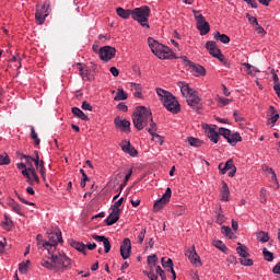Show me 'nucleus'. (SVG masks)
Segmentation results:
<instances>
[{
	"label": "nucleus",
	"mask_w": 280,
	"mask_h": 280,
	"mask_svg": "<svg viewBox=\"0 0 280 280\" xmlns=\"http://www.w3.org/2000/svg\"><path fill=\"white\" fill-rule=\"evenodd\" d=\"M117 54V49L113 46H103L98 50V57L100 60L103 62H109V60H113Z\"/></svg>",
	"instance_id": "f8f14e48"
},
{
	"label": "nucleus",
	"mask_w": 280,
	"mask_h": 280,
	"mask_svg": "<svg viewBox=\"0 0 280 280\" xmlns=\"http://www.w3.org/2000/svg\"><path fill=\"white\" fill-rule=\"evenodd\" d=\"M47 16H49V4H47V2H45L44 4H37L35 12V20L37 25H43Z\"/></svg>",
	"instance_id": "9b49d317"
},
{
	"label": "nucleus",
	"mask_w": 280,
	"mask_h": 280,
	"mask_svg": "<svg viewBox=\"0 0 280 280\" xmlns=\"http://www.w3.org/2000/svg\"><path fill=\"white\" fill-rule=\"evenodd\" d=\"M161 262L163 268H167L168 271L174 269V261L172 260V258L162 257Z\"/></svg>",
	"instance_id": "a19ab883"
},
{
	"label": "nucleus",
	"mask_w": 280,
	"mask_h": 280,
	"mask_svg": "<svg viewBox=\"0 0 280 280\" xmlns=\"http://www.w3.org/2000/svg\"><path fill=\"white\" fill-rule=\"evenodd\" d=\"M131 91H135L133 95L135 97H138V100H143V85L141 83H135L130 82L129 83Z\"/></svg>",
	"instance_id": "cd10ccee"
},
{
	"label": "nucleus",
	"mask_w": 280,
	"mask_h": 280,
	"mask_svg": "<svg viewBox=\"0 0 280 280\" xmlns=\"http://www.w3.org/2000/svg\"><path fill=\"white\" fill-rule=\"evenodd\" d=\"M31 138L35 142V145H40V138H38V133L36 132L34 126H31Z\"/></svg>",
	"instance_id": "c03bdc74"
},
{
	"label": "nucleus",
	"mask_w": 280,
	"mask_h": 280,
	"mask_svg": "<svg viewBox=\"0 0 280 280\" xmlns=\"http://www.w3.org/2000/svg\"><path fill=\"white\" fill-rule=\"evenodd\" d=\"M206 49L209 51L210 56L213 58H218L220 62H224V55H222V50L218 48V44L213 40H209L206 43Z\"/></svg>",
	"instance_id": "2eb2a0df"
},
{
	"label": "nucleus",
	"mask_w": 280,
	"mask_h": 280,
	"mask_svg": "<svg viewBox=\"0 0 280 280\" xmlns=\"http://www.w3.org/2000/svg\"><path fill=\"white\" fill-rule=\"evenodd\" d=\"M245 3H247V5H250V8H253L254 10H257L258 5H257V0H243Z\"/></svg>",
	"instance_id": "052dcab7"
},
{
	"label": "nucleus",
	"mask_w": 280,
	"mask_h": 280,
	"mask_svg": "<svg viewBox=\"0 0 280 280\" xmlns=\"http://www.w3.org/2000/svg\"><path fill=\"white\" fill-rule=\"evenodd\" d=\"M242 66L245 67L247 75H257L259 73V69L250 63L244 62Z\"/></svg>",
	"instance_id": "e433bc0d"
},
{
	"label": "nucleus",
	"mask_w": 280,
	"mask_h": 280,
	"mask_svg": "<svg viewBox=\"0 0 280 280\" xmlns=\"http://www.w3.org/2000/svg\"><path fill=\"white\" fill-rule=\"evenodd\" d=\"M155 92L164 108L173 115H178V112L180 110V103H178V98H176L172 92L161 88L155 89Z\"/></svg>",
	"instance_id": "7ed1b4c3"
},
{
	"label": "nucleus",
	"mask_w": 280,
	"mask_h": 280,
	"mask_svg": "<svg viewBox=\"0 0 280 280\" xmlns=\"http://www.w3.org/2000/svg\"><path fill=\"white\" fill-rule=\"evenodd\" d=\"M218 102L221 106H229V104H231V100L230 98H224V97H218Z\"/></svg>",
	"instance_id": "6e6d98bb"
},
{
	"label": "nucleus",
	"mask_w": 280,
	"mask_h": 280,
	"mask_svg": "<svg viewBox=\"0 0 280 280\" xmlns=\"http://www.w3.org/2000/svg\"><path fill=\"white\" fill-rule=\"evenodd\" d=\"M147 264H148L150 270L156 268V264H159V257H156V254L149 256L147 259Z\"/></svg>",
	"instance_id": "4c0bfd02"
},
{
	"label": "nucleus",
	"mask_w": 280,
	"mask_h": 280,
	"mask_svg": "<svg viewBox=\"0 0 280 280\" xmlns=\"http://www.w3.org/2000/svg\"><path fill=\"white\" fill-rule=\"evenodd\" d=\"M62 243V232L60 230H55L54 232L48 233V241H45L42 246L45 248L48 254L54 253L56 245Z\"/></svg>",
	"instance_id": "423d86ee"
},
{
	"label": "nucleus",
	"mask_w": 280,
	"mask_h": 280,
	"mask_svg": "<svg viewBox=\"0 0 280 280\" xmlns=\"http://www.w3.org/2000/svg\"><path fill=\"white\" fill-rule=\"evenodd\" d=\"M8 205L14 213H18V215H23V211L21 210V205L19 202L14 201V199H10L8 201Z\"/></svg>",
	"instance_id": "2f4dec72"
},
{
	"label": "nucleus",
	"mask_w": 280,
	"mask_h": 280,
	"mask_svg": "<svg viewBox=\"0 0 280 280\" xmlns=\"http://www.w3.org/2000/svg\"><path fill=\"white\" fill-rule=\"evenodd\" d=\"M71 246L72 248H75V250H79V253L86 255V245L84 243L73 241Z\"/></svg>",
	"instance_id": "58836bf2"
},
{
	"label": "nucleus",
	"mask_w": 280,
	"mask_h": 280,
	"mask_svg": "<svg viewBox=\"0 0 280 280\" xmlns=\"http://www.w3.org/2000/svg\"><path fill=\"white\" fill-rule=\"evenodd\" d=\"M119 222V212L112 210L109 215L106 218L105 223L107 226H113V224H117Z\"/></svg>",
	"instance_id": "c756f323"
},
{
	"label": "nucleus",
	"mask_w": 280,
	"mask_h": 280,
	"mask_svg": "<svg viewBox=\"0 0 280 280\" xmlns=\"http://www.w3.org/2000/svg\"><path fill=\"white\" fill-rule=\"evenodd\" d=\"M273 91H276L278 97L280 98V83L273 84Z\"/></svg>",
	"instance_id": "338daca9"
},
{
	"label": "nucleus",
	"mask_w": 280,
	"mask_h": 280,
	"mask_svg": "<svg viewBox=\"0 0 280 280\" xmlns=\"http://www.w3.org/2000/svg\"><path fill=\"white\" fill-rule=\"evenodd\" d=\"M219 135H221V137H224L228 143H230V145L232 147L237 145V143L242 141V136L240 135V132L231 133V130L224 127L219 128Z\"/></svg>",
	"instance_id": "6e6552de"
},
{
	"label": "nucleus",
	"mask_w": 280,
	"mask_h": 280,
	"mask_svg": "<svg viewBox=\"0 0 280 280\" xmlns=\"http://www.w3.org/2000/svg\"><path fill=\"white\" fill-rule=\"evenodd\" d=\"M114 124L118 130H121V132H130V122L128 119L116 117Z\"/></svg>",
	"instance_id": "4be33fe9"
},
{
	"label": "nucleus",
	"mask_w": 280,
	"mask_h": 280,
	"mask_svg": "<svg viewBox=\"0 0 280 280\" xmlns=\"http://www.w3.org/2000/svg\"><path fill=\"white\" fill-rule=\"evenodd\" d=\"M236 253L242 258H246L250 255V254H248V248L246 246L242 245V243H237Z\"/></svg>",
	"instance_id": "c9c22d12"
},
{
	"label": "nucleus",
	"mask_w": 280,
	"mask_h": 280,
	"mask_svg": "<svg viewBox=\"0 0 280 280\" xmlns=\"http://www.w3.org/2000/svg\"><path fill=\"white\" fill-rule=\"evenodd\" d=\"M202 128L206 132V136L208 137V139L212 142V143H218V141H220V129L217 131L215 128H218V126L215 125H202Z\"/></svg>",
	"instance_id": "4468645a"
},
{
	"label": "nucleus",
	"mask_w": 280,
	"mask_h": 280,
	"mask_svg": "<svg viewBox=\"0 0 280 280\" xmlns=\"http://www.w3.org/2000/svg\"><path fill=\"white\" fill-rule=\"evenodd\" d=\"M0 165H10V156L8 153L0 154Z\"/></svg>",
	"instance_id": "09e8293b"
},
{
	"label": "nucleus",
	"mask_w": 280,
	"mask_h": 280,
	"mask_svg": "<svg viewBox=\"0 0 280 280\" xmlns=\"http://www.w3.org/2000/svg\"><path fill=\"white\" fill-rule=\"evenodd\" d=\"M130 176H132V168L128 171V173L125 175V182L121 184V187H126L128 185V180H130Z\"/></svg>",
	"instance_id": "bf43d9fd"
},
{
	"label": "nucleus",
	"mask_w": 280,
	"mask_h": 280,
	"mask_svg": "<svg viewBox=\"0 0 280 280\" xmlns=\"http://www.w3.org/2000/svg\"><path fill=\"white\" fill-rule=\"evenodd\" d=\"M214 40H219L220 43H223V45H229L231 43V37L226 34H221L219 31L213 33Z\"/></svg>",
	"instance_id": "7c9ffc66"
},
{
	"label": "nucleus",
	"mask_w": 280,
	"mask_h": 280,
	"mask_svg": "<svg viewBox=\"0 0 280 280\" xmlns=\"http://www.w3.org/2000/svg\"><path fill=\"white\" fill-rule=\"evenodd\" d=\"M132 124L139 131L152 128V124H155L152 110L145 106H138L132 114Z\"/></svg>",
	"instance_id": "f03ea898"
},
{
	"label": "nucleus",
	"mask_w": 280,
	"mask_h": 280,
	"mask_svg": "<svg viewBox=\"0 0 280 280\" xmlns=\"http://www.w3.org/2000/svg\"><path fill=\"white\" fill-rule=\"evenodd\" d=\"M81 108L83 109V110H93V106H91V104L89 103V102H86V101H84L83 103H82V105H81Z\"/></svg>",
	"instance_id": "680f3d73"
},
{
	"label": "nucleus",
	"mask_w": 280,
	"mask_h": 280,
	"mask_svg": "<svg viewBox=\"0 0 280 280\" xmlns=\"http://www.w3.org/2000/svg\"><path fill=\"white\" fill-rule=\"evenodd\" d=\"M150 14H152L150 7L143 5L132 10L131 19L137 21L143 30H150Z\"/></svg>",
	"instance_id": "39448f33"
},
{
	"label": "nucleus",
	"mask_w": 280,
	"mask_h": 280,
	"mask_svg": "<svg viewBox=\"0 0 280 280\" xmlns=\"http://www.w3.org/2000/svg\"><path fill=\"white\" fill-rule=\"evenodd\" d=\"M273 275H280V261L272 269Z\"/></svg>",
	"instance_id": "774afa93"
},
{
	"label": "nucleus",
	"mask_w": 280,
	"mask_h": 280,
	"mask_svg": "<svg viewBox=\"0 0 280 280\" xmlns=\"http://www.w3.org/2000/svg\"><path fill=\"white\" fill-rule=\"evenodd\" d=\"M77 67H79L80 75L84 82H91L93 80V75H91V70L86 68V66H83L82 63H77Z\"/></svg>",
	"instance_id": "393cba45"
},
{
	"label": "nucleus",
	"mask_w": 280,
	"mask_h": 280,
	"mask_svg": "<svg viewBox=\"0 0 280 280\" xmlns=\"http://www.w3.org/2000/svg\"><path fill=\"white\" fill-rule=\"evenodd\" d=\"M148 45L160 60H172V58H176L174 55V50H172L170 47L159 43V40L154 39L153 37L148 38Z\"/></svg>",
	"instance_id": "20e7f679"
},
{
	"label": "nucleus",
	"mask_w": 280,
	"mask_h": 280,
	"mask_svg": "<svg viewBox=\"0 0 280 280\" xmlns=\"http://www.w3.org/2000/svg\"><path fill=\"white\" fill-rule=\"evenodd\" d=\"M186 102L190 108H194L195 110H198L202 108V98L198 96V92H192L187 98Z\"/></svg>",
	"instance_id": "a211bd4d"
},
{
	"label": "nucleus",
	"mask_w": 280,
	"mask_h": 280,
	"mask_svg": "<svg viewBox=\"0 0 280 280\" xmlns=\"http://www.w3.org/2000/svg\"><path fill=\"white\" fill-rule=\"evenodd\" d=\"M22 175L24 176V178H26V182L28 183V185H39L40 184V178L38 177V174H28L27 171H22Z\"/></svg>",
	"instance_id": "bb28decb"
},
{
	"label": "nucleus",
	"mask_w": 280,
	"mask_h": 280,
	"mask_svg": "<svg viewBox=\"0 0 280 280\" xmlns=\"http://www.w3.org/2000/svg\"><path fill=\"white\" fill-rule=\"evenodd\" d=\"M218 170L221 172L222 175L226 174L230 176V178H233L235 174H237V167L235 166V163L233 162V159H230L224 163H220L218 166Z\"/></svg>",
	"instance_id": "ddd939ff"
},
{
	"label": "nucleus",
	"mask_w": 280,
	"mask_h": 280,
	"mask_svg": "<svg viewBox=\"0 0 280 280\" xmlns=\"http://www.w3.org/2000/svg\"><path fill=\"white\" fill-rule=\"evenodd\" d=\"M177 86L180 89V93L183 95V97H185V100L190 96L192 93L196 92V90H194L191 86H189V83L185 82V81H179L177 83Z\"/></svg>",
	"instance_id": "b1692460"
},
{
	"label": "nucleus",
	"mask_w": 280,
	"mask_h": 280,
	"mask_svg": "<svg viewBox=\"0 0 280 280\" xmlns=\"http://www.w3.org/2000/svg\"><path fill=\"white\" fill-rule=\"evenodd\" d=\"M185 256L195 268H200V266H202V259L200 258V255H198V252H196V246L192 245L191 247H188L185 250Z\"/></svg>",
	"instance_id": "9d476101"
},
{
	"label": "nucleus",
	"mask_w": 280,
	"mask_h": 280,
	"mask_svg": "<svg viewBox=\"0 0 280 280\" xmlns=\"http://www.w3.org/2000/svg\"><path fill=\"white\" fill-rule=\"evenodd\" d=\"M212 244L219 250H224L226 248V245H224V243L222 241H213Z\"/></svg>",
	"instance_id": "864d4df0"
},
{
	"label": "nucleus",
	"mask_w": 280,
	"mask_h": 280,
	"mask_svg": "<svg viewBox=\"0 0 280 280\" xmlns=\"http://www.w3.org/2000/svg\"><path fill=\"white\" fill-rule=\"evenodd\" d=\"M92 240H95V242H103L105 253H110V241H108V237L93 234Z\"/></svg>",
	"instance_id": "a878e982"
},
{
	"label": "nucleus",
	"mask_w": 280,
	"mask_h": 280,
	"mask_svg": "<svg viewBox=\"0 0 280 280\" xmlns=\"http://www.w3.org/2000/svg\"><path fill=\"white\" fill-rule=\"evenodd\" d=\"M130 253H132V243L130 242V238H124L120 245V255L122 259H129Z\"/></svg>",
	"instance_id": "6ab92c4d"
},
{
	"label": "nucleus",
	"mask_w": 280,
	"mask_h": 280,
	"mask_svg": "<svg viewBox=\"0 0 280 280\" xmlns=\"http://www.w3.org/2000/svg\"><path fill=\"white\" fill-rule=\"evenodd\" d=\"M156 275H160L162 280H167V277L165 276V271L161 268V266L155 267Z\"/></svg>",
	"instance_id": "5fc2aeb1"
},
{
	"label": "nucleus",
	"mask_w": 280,
	"mask_h": 280,
	"mask_svg": "<svg viewBox=\"0 0 280 280\" xmlns=\"http://www.w3.org/2000/svg\"><path fill=\"white\" fill-rule=\"evenodd\" d=\"M187 141L191 148H201V145H205V141L200 140V138L188 137Z\"/></svg>",
	"instance_id": "72a5a7b5"
},
{
	"label": "nucleus",
	"mask_w": 280,
	"mask_h": 280,
	"mask_svg": "<svg viewBox=\"0 0 280 280\" xmlns=\"http://www.w3.org/2000/svg\"><path fill=\"white\" fill-rule=\"evenodd\" d=\"M226 218L222 213H218L217 215V224H224Z\"/></svg>",
	"instance_id": "e2e57ef3"
},
{
	"label": "nucleus",
	"mask_w": 280,
	"mask_h": 280,
	"mask_svg": "<svg viewBox=\"0 0 280 280\" xmlns=\"http://www.w3.org/2000/svg\"><path fill=\"white\" fill-rule=\"evenodd\" d=\"M172 198V188L167 187L165 190V194L154 203L153 210L154 211H161L167 202H170Z\"/></svg>",
	"instance_id": "f3484780"
},
{
	"label": "nucleus",
	"mask_w": 280,
	"mask_h": 280,
	"mask_svg": "<svg viewBox=\"0 0 280 280\" xmlns=\"http://www.w3.org/2000/svg\"><path fill=\"white\" fill-rule=\"evenodd\" d=\"M72 115L79 119H82V121H89V116L78 107H72Z\"/></svg>",
	"instance_id": "f704fd0d"
},
{
	"label": "nucleus",
	"mask_w": 280,
	"mask_h": 280,
	"mask_svg": "<svg viewBox=\"0 0 280 280\" xmlns=\"http://www.w3.org/2000/svg\"><path fill=\"white\" fill-rule=\"evenodd\" d=\"M118 110H121L122 113H128V105L125 103H119L117 105Z\"/></svg>",
	"instance_id": "0e129e2a"
},
{
	"label": "nucleus",
	"mask_w": 280,
	"mask_h": 280,
	"mask_svg": "<svg viewBox=\"0 0 280 280\" xmlns=\"http://www.w3.org/2000/svg\"><path fill=\"white\" fill-rule=\"evenodd\" d=\"M48 255H50V260L49 258H43L40 261V266H43V268H47V270L62 273L66 272V270H71L73 267V260H71L65 252L54 250Z\"/></svg>",
	"instance_id": "f257e3e1"
},
{
	"label": "nucleus",
	"mask_w": 280,
	"mask_h": 280,
	"mask_svg": "<svg viewBox=\"0 0 280 280\" xmlns=\"http://www.w3.org/2000/svg\"><path fill=\"white\" fill-rule=\"evenodd\" d=\"M121 205H124V197L118 199L113 206L112 211H116L118 213H121Z\"/></svg>",
	"instance_id": "a18cd8bd"
},
{
	"label": "nucleus",
	"mask_w": 280,
	"mask_h": 280,
	"mask_svg": "<svg viewBox=\"0 0 280 280\" xmlns=\"http://www.w3.org/2000/svg\"><path fill=\"white\" fill-rule=\"evenodd\" d=\"M188 67L191 73H195L197 78H200V75H207V70L205 69V67L198 63H194V61H188Z\"/></svg>",
	"instance_id": "5701e85b"
},
{
	"label": "nucleus",
	"mask_w": 280,
	"mask_h": 280,
	"mask_svg": "<svg viewBox=\"0 0 280 280\" xmlns=\"http://www.w3.org/2000/svg\"><path fill=\"white\" fill-rule=\"evenodd\" d=\"M145 233H147V230L145 228L142 229L139 234H138V244H143V241L145 240Z\"/></svg>",
	"instance_id": "603ef678"
},
{
	"label": "nucleus",
	"mask_w": 280,
	"mask_h": 280,
	"mask_svg": "<svg viewBox=\"0 0 280 280\" xmlns=\"http://www.w3.org/2000/svg\"><path fill=\"white\" fill-rule=\"evenodd\" d=\"M158 130H159V128L156 126V122H152V127H147V132H149V135H151L152 141H155V143L163 145V143H165V140L162 138L161 135L156 133Z\"/></svg>",
	"instance_id": "aec40b11"
},
{
	"label": "nucleus",
	"mask_w": 280,
	"mask_h": 280,
	"mask_svg": "<svg viewBox=\"0 0 280 280\" xmlns=\"http://www.w3.org/2000/svg\"><path fill=\"white\" fill-rule=\"evenodd\" d=\"M279 119V112L277 110V108H275V106L270 105L267 110V126H269V128H275Z\"/></svg>",
	"instance_id": "dca6fc26"
},
{
	"label": "nucleus",
	"mask_w": 280,
	"mask_h": 280,
	"mask_svg": "<svg viewBox=\"0 0 280 280\" xmlns=\"http://www.w3.org/2000/svg\"><path fill=\"white\" fill-rule=\"evenodd\" d=\"M143 275L150 280H159V276L154 273V269H150V271L145 270L143 271Z\"/></svg>",
	"instance_id": "de8ad7c7"
},
{
	"label": "nucleus",
	"mask_w": 280,
	"mask_h": 280,
	"mask_svg": "<svg viewBox=\"0 0 280 280\" xmlns=\"http://www.w3.org/2000/svg\"><path fill=\"white\" fill-rule=\"evenodd\" d=\"M267 200H268V191L266 190V188H261L260 189V202L262 205H266Z\"/></svg>",
	"instance_id": "8fccbe9b"
},
{
	"label": "nucleus",
	"mask_w": 280,
	"mask_h": 280,
	"mask_svg": "<svg viewBox=\"0 0 280 280\" xmlns=\"http://www.w3.org/2000/svg\"><path fill=\"white\" fill-rule=\"evenodd\" d=\"M242 266H253L254 261L250 258H241L240 259Z\"/></svg>",
	"instance_id": "4d7b16f0"
},
{
	"label": "nucleus",
	"mask_w": 280,
	"mask_h": 280,
	"mask_svg": "<svg viewBox=\"0 0 280 280\" xmlns=\"http://www.w3.org/2000/svg\"><path fill=\"white\" fill-rule=\"evenodd\" d=\"M23 159H26V163H30L33 161L35 164L36 170H39V174L42 175V178L45 180L47 176V171L45 170V162L42 160L40 156L38 155V151H35V156L32 158L30 155H23Z\"/></svg>",
	"instance_id": "1a4fd4ad"
},
{
	"label": "nucleus",
	"mask_w": 280,
	"mask_h": 280,
	"mask_svg": "<svg viewBox=\"0 0 280 280\" xmlns=\"http://www.w3.org/2000/svg\"><path fill=\"white\" fill-rule=\"evenodd\" d=\"M114 100H115V102H120V101H124V100H128V94L121 88H118L117 94L114 97Z\"/></svg>",
	"instance_id": "ea45409f"
},
{
	"label": "nucleus",
	"mask_w": 280,
	"mask_h": 280,
	"mask_svg": "<svg viewBox=\"0 0 280 280\" xmlns=\"http://www.w3.org/2000/svg\"><path fill=\"white\" fill-rule=\"evenodd\" d=\"M246 18L248 19L250 25H259V22L257 21V18L252 16L249 13L246 14Z\"/></svg>",
	"instance_id": "13d9d810"
},
{
	"label": "nucleus",
	"mask_w": 280,
	"mask_h": 280,
	"mask_svg": "<svg viewBox=\"0 0 280 280\" xmlns=\"http://www.w3.org/2000/svg\"><path fill=\"white\" fill-rule=\"evenodd\" d=\"M109 71H110L112 75H114V78L119 77V69H117L116 67H112L109 69Z\"/></svg>",
	"instance_id": "69168bd1"
},
{
	"label": "nucleus",
	"mask_w": 280,
	"mask_h": 280,
	"mask_svg": "<svg viewBox=\"0 0 280 280\" xmlns=\"http://www.w3.org/2000/svg\"><path fill=\"white\" fill-rule=\"evenodd\" d=\"M220 198L223 202H229V199L231 198V190L229 189V184H226V182H222Z\"/></svg>",
	"instance_id": "c85d7f7f"
},
{
	"label": "nucleus",
	"mask_w": 280,
	"mask_h": 280,
	"mask_svg": "<svg viewBox=\"0 0 280 280\" xmlns=\"http://www.w3.org/2000/svg\"><path fill=\"white\" fill-rule=\"evenodd\" d=\"M30 264V260H26V262H21L19 265V272H21V275H25L27 272V265Z\"/></svg>",
	"instance_id": "3c124183"
},
{
	"label": "nucleus",
	"mask_w": 280,
	"mask_h": 280,
	"mask_svg": "<svg viewBox=\"0 0 280 280\" xmlns=\"http://www.w3.org/2000/svg\"><path fill=\"white\" fill-rule=\"evenodd\" d=\"M192 14L195 16V21L197 23V30L199 31L200 36H207L209 32H211V26L209 22L205 19V15L200 13V11L192 9Z\"/></svg>",
	"instance_id": "0eeeda50"
},
{
	"label": "nucleus",
	"mask_w": 280,
	"mask_h": 280,
	"mask_svg": "<svg viewBox=\"0 0 280 280\" xmlns=\"http://www.w3.org/2000/svg\"><path fill=\"white\" fill-rule=\"evenodd\" d=\"M120 148H121L122 152H125V154H129V156L135 158L139 154L137 149L135 147H132V144H130V141H128V140L120 142Z\"/></svg>",
	"instance_id": "412c9836"
},
{
	"label": "nucleus",
	"mask_w": 280,
	"mask_h": 280,
	"mask_svg": "<svg viewBox=\"0 0 280 280\" xmlns=\"http://www.w3.org/2000/svg\"><path fill=\"white\" fill-rule=\"evenodd\" d=\"M116 14H118L120 16V19H130V16H132V10L127 9L125 10L124 8H118L116 9Z\"/></svg>",
	"instance_id": "473e14b6"
},
{
	"label": "nucleus",
	"mask_w": 280,
	"mask_h": 280,
	"mask_svg": "<svg viewBox=\"0 0 280 280\" xmlns=\"http://www.w3.org/2000/svg\"><path fill=\"white\" fill-rule=\"evenodd\" d=\"M221 233H222L223 235H225V236L228 237V240H233V235H235V234L233 233V230H231L230 226H225V225H223V226L221 228Z\"/></svg>",
	"instance_id": "37998d69"
},
{
	"label": "nucleus",
	"mask_w": 280,
	"mask_h": 280,
	"mask_svg": "<svg viewBox=\"0 0 280 280\" xmlns=\"http://www.w3.org/2000/svg\"><path fill=\"white\" fill-rule=\"evenodd\" d=\"M264 259L266 261H273L275 260V254H272L268 248L262 249Z\"/></svg>",
	"instance_id": "49530a36"
},
{
	"label": "nucleus",
	"mask_w": 280,
	"mask_h": 280,
	"mask_svg": "<svg viewBox=\"0 0 280 280\" xmlns=\"http://www.w3.org/2000/svg\"><path fill=\"white\" fill-rule=\"evenodd\" d=\"M270 236L267 232L260 231L257 233V241L261 242L262 244H266V242H269Z\"/></svg>",
	"instance_id": "79ce46f5"
}]
</instances>
